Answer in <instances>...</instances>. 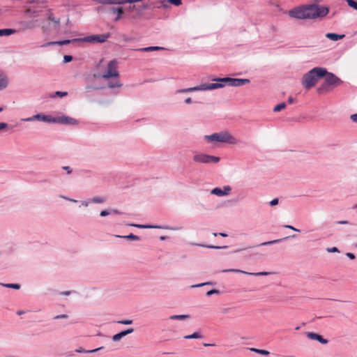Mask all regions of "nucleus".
<instances>
[{"mask_svg": "<svg viewBox=\"0 0 357 357\" xmlns=\"http://www.w3.org/2000/svg\"><path fill=\"white\" fill-rule=\"evenodd\" d=\"M207 248H213V249H222V248H226L227 246H214V245H207Z\"/></svg>", "mask_w": 357, "mask_h": 357, "instance_id": "a19ab883", "label": "nucleus"}, {"mask_svg": "<svg viewBox=\"0 0 357 357\" xmlns=\"http://www.w3.org/2000/svg\"><path fill=\"white\" fill-rule=\"evenodd\" d=\"M202 337V335H201V333H199L198 332H195V333H192V335H185L184 337V338H185V339H199Z\"/></svg>", "mask_w": 357, "mask_h": 357, "instance_id": "393cba45", "label": "nucleus"}, {"mask_svg": "<svg viewBox=\"0 0 357 357\" xmlns=\"http://www.w3.org/2000/svg\"><path fill=\"white\" fill-rule=\"evenodd\" d=\"M323 0H314L315 3H320Z\"/></svg>", "mask_w": 357, "mask_h": 357, "instance_id": "13d9d810", "label": "nucleus"}, {"mask_svg": "<svg viewBox=\"0 0 357 357\" xmlns=\"http://www.w3.org/2000/svg\"><path fill=\"white\" fill-rule=\"evenodd\" d=\"M350 119L353 122L357 123V113L351 115Z\"/></svg>", "mask_w": 357, "mask_h": 357, "instance_id": "ea45409f", "label": "nucleus"}, {"mask_svg": "<svg viewBox=\"0 0 357 357\" xmlns=\"http://www.w3.org/2000/svg\"><path fill=\"white\" fill-rule=\"evenodd\" d=\"M4 287H8V288H13L15 289H18L20 287V285L18 284H3Z\"/></svg>", "mask_w": 357, "mask_h": 357, "instance_id": "2f4dec72", "label": "nucleus"}, {"mask_svg": "<svg viewBox=\"0 0 357 357\" xmlns=\"http://www.w3.org/2000/svg\"><path fill=\"white\" fill-rule=\"evenodd\" d=\"M109 34L92 35L84 38H77L75 40H79L82 42L95 43H104L109 38Z\"/></svg>", "mask_w": 357, "mask_h": 357, "instance_id": "1a4fd4ad", "label": "nucleus"}, {"mask_svg": "<svg viewBox=\"0 0 357 357\" xmlns=\"http://www.w3.org/2000/svg\"><path fill=\"white\" fill-rule=\"evenodd\" d=\"M324 77V82L317 89L319 94L328 93L342 84V81L332 73L327 72Z\"/></svg>", "mask_w": 357, "mask_h": 357, "instance_id": "20e7f679", "label": "nucleus"}, {"mask_svg": "<svg viewBox=\"0 0 357 357\" xmlns=\"http://www.w3.org/2000/svg\"><path fill=\"white\" fill-rule=\"evenodd\" d=\"M209 284L208 282H207V283H203V284H200L195 285L194 287H201V286H203V285H205V284Z\"/></svg>", "mask_w": 357, "mask_h": 357, "instance_id": "864d4df0", "label": "nucleus"}, {"mask_svg": "<svg viewBox=\"0 0 357 357\" xmlns=\"http://www.w3.org/2000/svg\"><path fill=\"white\" fill-rule=\"evenodd\" d=\"M307 337L311 340H315L321 342V344H326L328 343V340L323 338V337L320 335H318L314 333H307Z\"/></svg>", "mask_w": 357, "mask_h": 357, "instance_id": "dca6fc26", "label": "nucleus"}, {"mask_svg": "<svg viewBox=\"0 0 357 357\" xmlns=\"http://www.w3.org/2000/svg\"><path fill=\"white\" fill-rule=\"evenodd\" d=\"M327 251L328 252H339L338 249L336 247H333L331 248H328Z\"/></svg>", "mask_w": 357, "mask_h": 357, "instance_id": "37998d69", "label": "nucleus"}, {"mask_svg": "<svg viewBox=\"0 0 357 357\" xmlns=\"http://www.w3.org/2000/svg\"><path fill=\"white\" fill-rule=\"evenodd\" d=\"M63 294H64V295H69L70 294V291L63 292Z\"/></svg>", "mask_w": 357, "mask_h": 357, "instance_id": "4d7b16f0", "label": "nucleus"}, {"mask_svg": "<svg viewBox=\"0 0 357 357\" xmlns=\"http://www.w3.org/2000/svg\"><path fill=\"white\" fill-rule=\"evenodd\" d=\"M282 239H276V240H273V241H266V242H264V243H261L260 244V245H272V244H274V243H278L280 241H281Z\"/></svg>", "mask_w": 357, "mask_h": 357, "instance_id": "c756f323", "label": "nucleus"}, {"mask_svg": "<svg viewBox=\"0 0 357 357\" xmlns=\"http://www.w3.org/2000/svg\"><path fill=\"white\" fill-rule=\"evenodd\" d=\"M284 227L292 229L294 231H299V230L291 225H284Z\"/></svg>", "mask_w": 357, "mask_h": 357, "instance_id": "de8ad7c7", "label": "nucleus"}, {"mask_svg": "<svg viewBox=\"0 0 357 357\" xmlns=\"http://www.w3.org/2000/svg\"><path fill=\"white\" fill-rule=\"evenodd\" d=\"M108 12L109 14L115 15V18L114 20L115 22L120 20L123 15V10L122 7H111Z\"/></svg>", "mask_w": 357, "mask_h": 357, "instance_id": "ddd939ff", "label": "nucleus"}, {"mask_svg": "<svg viewBox=\"0 0 357 357\" xmlns=\"http://www.w3.org/2000/svg\"><path fill=\"white\" fill-rule=\"evenodd\" d=\"M112 212L114 213H118V212L116 211H112Z\"/></svg>", "mask_w": 357, "mask_h": 357, "instance_id": "680f3d73", "label": "nucleus"}, {"mask_svg": "<svg viewBox=\"0 0 357 357\" xmlns=\"http://www.w3.org/2000/svg\"><path fill=\"white\" fill-rule=\"evenodd\" d=\"M189 318V315L186 314H180V315H172L169 317L170 319L174 320H185L186 319Z\"/></svg>", "mask_w": 357, "mask_h": 357, "instance_id": "b1692460", "label": "nucleus"}, {"mask_svg": "<svg viewBox=\"0 0 357 357\" xmlns=\"http://www.w3.org/2000/svg\"><path fill=\"white\" fill-rule=\"evenodd\" d=\"M133 331H134V329L132 328H128L126 331H121V332L113 335L112 340L114 342L119 341L122 337H123L124 336H126L128 334L132 333Z\"/></svg>", "mask_w": 357, "mask_h": 357, "instance_id": "4468645a", "label": "nucleus"}, {"mask_svg": "<svg viewBox=\"0 0 357 357\" xmlns=\"http://www.w3.org/2000/svg\"><path fill=\"white\" fill-rule=\"evenodd\" d=\"M133 226L138 227V228H158V227H156V226L143 225H133Z\"/></svg>", "mask_w": 357, "mask_h": 357, "instance_id": "f704fd0d", "label": "nucleus"}, {"mask_svg": "<svg viewBox=\"0 0 357 357\" xmlns=\"http://www.w3.org/2000/svg\"><path fill=\"white\" fill-rule=\"evenodd\" d=\"M339 224H348L347 221H340L338 222Z\"/></svg>", "mask_w": 357, "mask_h": 357, "instance_id": "6e6d98bb", "label": "nucleus"}, {"mask_svg": "<svg viewBox=\"0 0 357 357\" xmlns=\"http://www.w3.org/2000/svg\"><path fill=\"white\" fill-rule=\"evenodd\" d=\"M119 237H121L120 236H119ZM123 238H128V239H132V240H139V236H136V235H134L132 234H130L128 236H122Z\"/></svg>", "mask_w": 357, "mask_h": 357, "instance_id": "7c9ffc66", "label": "nucleus"}, {"mask_svg": "<svg viewBox=\"0 0 357 357\" xmlns=\"http://www.w3.org/2000/svg\"><path fill=\"white\" fill-rule=\"evenodd\" d=\"M54 117L50 115H44V114H36L31 117L27 118L25 119L26 121H31L33 120L42 121L47 123H54Z\"/></svg>", "mask_w": 357, "mask_h": 357, "instance_id": "9b49d317", "label": "nucleus"}, {"mask_svg": "<svg viewBox=\"0 0 357 357\" xmlns=\"http://www.w3.org/2000/svg\"><path fill=\"white\" fill-rule=\"evenodd\" d=\"M99 2L102 4H122L126 3V0H100Z\"/></svg>", "mask_w": 357, "mask_h": 357, "instance_id": "6ab92c4d", "label": "nucleus"}, {"mask_svg": "<svg viewBox=\"0 0 357 357\" xmlns=\"http://www.w3.org/2000/svg\"><path fill=\"white\" fill-rule=\"evenodd\" d=\"M231 188L229 185H225L223 189L220 188H215L211 192V194L215 195L219 197H222L225 195H228L230 193Z\"/></svg>", "mask_w": 357, "mask_h": 357, "instance_id": "f8f14e48", "label": "nucleus"}, {"mask_svg": "<svg viewBox=\"0 0 357 357\" xmlns=\"http://www.w3.org/2000/svg\"><path fill=\"white\" fill-rule=\"evenodd\" d=\"M294 102V99L292 97H289V98H288V102H289V104H291V103H293Z\"/></svg>", "mask_w": 357, "mask_h": 357, "instance_id": "603ef678", "label": "nucleus"}, {"mask_svg": "<svg viewBox=\"0 0 357 357\" xmlns=\"http://www.w3.org/2000/svg\"><path fill=\"white\" fill-rule=\"evenodd\" d=\"M327 73L326 68L317 67L305 73L302 78V84L306 89H310L317 83L319 79L324 77Z\"/></svg>", "mask_w": 357, "mask_h": 357, "instance_id": "7ed1b4c3", "label": "nucleus"}, {"mask_svg": "<svg viewBox=\"0 0 357 357\" xmlns=\"http://www.w3.org/2000/svg\"><path fill=\"white\" fill-rule=\"evenodd\" d=\"M72 60H73V56L70 55H65L63 56V62L64 63L70 62Z\"/></svg>", "mask_w": 357, "mask_h": 357, "instance_id": "4c0bfd02", "label": "nucleus"}, {"mask_svg": "<svg viewBox=\"0 0 357 357\" xmlns=\"http://www.w3.org/2000/svg\"><path fill=\"white\" fill-rule=\"evenodd\" d=\"M105 201V199L102 197H94L92 199V202L93 203H103Z\"/></svg>", "mask_w": 357, "mask_h": 357, "instance_id": "72a5a7b5", "label": "nucleus"}, {"mask_svg": "<svg viewBox=\"0 0 357 357\" xmlns=\"http://www.w3.org/2000/svg\"><path fill=\"white\" fill-rule=\"evenodd\" d=\"M220 158L217 156L210 155L204 153L195 154L193 156V161L197 163H218Z\"/></svg>", "mask_w": 357, "mask_h": 357, "instance_id": "6e6552de", "label": "nucleus"}, {"mask_svg": "<svg viewBox=\"0 0 357 357\" xmlns=\"http://www.w3.org/2000/svg\"><path fill=\"white\" fill-rule=\"evenodd\" d=\"M56 94L60 97H63V96H66L68 93L67 92H61V91H57L56 93Z\"/></svg>", "mask_w": 357, "mask_h": 357, "instance_id": "a18cd8bd", "label": "nucleus"}, {"mask_svg": "<svg viewBox=\"0 0 357 357\" xmlns=\"http://www.w3.org/2000/svg\"><path fill=\"white\" fill-rule=\"evenodd\" d=\"M70 201L74 202H77L76 200H73V199H70Z\"/></svg>", "mask_w": 357, "mask_h": 357, "instance_id": "e2e57ef3", "label": "nucleus"}, {"mask_svg": "<svg viewBox=\"0 0 357 357\" xmlns=\"http://www.w3.org/2000/svg\"><path fill=\"white\" fill-rule=\"evenodd\" d=\"M75 41L76 40H75V39H74L73 40H61V41L50 42V43H48L47 44V45H55V44H58L59 45H67V44L70 43L71 42H75Z\"/></svg>", "mask_w": 357, "mask_h": 357, "instance_id": "5701e85b", "label": "nucleus"}, {"mask_svg": "<svg viewBox=\"0 0 357 357\" xmlns=\"http://www.w3.org/2000/svg\"><path fill=\"white\" fill-rule=\"evenodd\" d=\"M220 294V291L219 290H218V289H211V290L207 291L206 295L209 296H211L213 294Z\"/></svg>", "mask_w": 357, "mask_h": 357, "instance_id": "e433bc0d", "label": "nucleus"}, {"mask_svg": "<svg viewBox=\"0 0 357 357\" xmlns=\"http://www.w3.org/2000/svg\"><path fill=\"white\" fill-rule=\"evenodd\" d=\"M162 6L165 8L168 7V3L174 4L176 6L181 5V0H164L162 1Z\"/></svg>", "mask_w": 357, "mask_h": 357, "instance_id": "aec40b11", "label": "nucleus"}, {"mask_svg": "<svg viewBox=\"0 0 357 357\" xmlns=\"http://www.w3.org/2000/svg\"><path fill=\"white\" fill-rule=\"evenodd\" d=\"M251 350L263 355H268L270 354L269 351L264 349H251Z\"/></svg>", "mask_w": 357, "mask_h": 357, "instance_id": "cd10ccee", "label": "nucleus"}, {"mask_svg": "<svg viewBox=\"0 0 357 357\" xmlns=\"http://www.w3.org/2000/svg\"><path fill=\"white\" fill-rule=\"evenodd\" d=\"M218 235L220 236H224V237H226L227 236V234H225V233H219Z\"/></svg>", "mask_w": 357, "mask_h": 357, "instance_id": "5fc2aeb1", "label": "nucleus"}, {"mask_svg": "<svg viewBox=\"0 0 357 357\" xmlns=\"http://www.w3.org/2000/svg\"><path fill=\"white\" fill-rule=\"evenodd\" d=\"M17 31L13 29H0V36H10L11 34L15 33Z\"/></svg>", "mask_w": 357, "mask_h": 357, "instance_id": "412c9836", "label": "nucleus"}, {"mask_svg": "<svg viewBox=\"0 0 357 357\" xmlns=\"http://www.w3.org/2000/svg\"><path fill=\"white\" fill-rule=\"evenodd\" d=\"M119 73L118 70V62L114 59L110 61L107 66V69L105 73L101 75V77L105 79L109 78H115L114 80L110 81L108 83V87L113 89L116 87H121L122 84L119 79Z\"/></svg>", "mask_w": 357, "mask_h": 357, "instance_id": "f03ea898", "label": "nucleus"}, {"mask_svg": "<svg viewBox=\"0 0 357 357\" xmlns=\"http://www.w3.org/2000/svg\"><path fill=\"white\" fill-rule=\"evenodd\" d=\"M213 235H214L215 236H216L218 235V234H217V233H214V234H213Z\"/></svg>", "mask_w": 357, "mask_h": 357, "instance_id": "0e129e2a", "label": "nucleus"}, {"mask_svg": "<svg viewBox=\"0 0 357 357\" xmlns=\"http://www.w3.org/2000/svg\"><path fill=\"white\" fill-rule=\"evenodd\" d=\"M347 256L351 259H355V255L353 254V253H351V252H347Z\"/></svg>", "mask_w": 357, "mask_h": 357, "instance_id": "09e8293b", "label": "nucleus"}, {"mask_svg": "<svg viewBox=\"0 0 357 357\" xmlns=\"http://www.w3.org/2000/svg\"><path fill=\"white\" fill-rule=\"evenodd\" d=\"M48 19L55 23L56 24H59L60 22L59 19H55L52 14H50Z\"/></svg>", "mask_w": 357, "mask_h": 357, "instance_id": "c9c22d12", "label": "nucleus"}, {"mask_svg": "<svg viewBox=\"0 0 357 357\" xmlns=\"http://www.w3.org/2000/svg\"><path fill=\"white\" fill-rule=\"evenodd\" d=\"M117 323L124 324V325H130V324H132V320H131V319L121 320V321H118Z\"/></svg>", "mask_w": 357, "mask_h": 357, "instance_id": "473e14b6", "label": "nucleus"}, {"mask_svg": "<svg viewBox=\"0 0 357 357\" xmlns=\"http://www.w3.org/2000/svg\"><path fill=\"white\" fill-rule=\"evenodd\" d=\"M205 138L210 141L236 144L238 140L228 132L213 133L211 135H206Z\"/></svg>", "mask_w": 357, "mask_h": 357, "instance_id": "39448f33", "label": "nucleus"}, {"mask_svg": "<svg viewBox=\"0 0 357 357\" xmlns=\"http://www.w3.org/2000/svg\"><path fill=\"white\" fill-rule=\"evenodd\" d=\"M8 77L2 71H0V91L6 89L8 85Z\"/></svg>", "mask_w": 357, "mask_h": 357, "instance_id": "2eb2a0df", "label": "nucleus"}, {"mask_svg": "<svg viewBox=\"0 0 357 357\" xmlns=\"http://www.w3.org/2000/svg\"><path fill=\"white\" fill-rule=\"evenodd\" d=\"M329 9L326 6H319L317 3L303 5L289 11L291 17L305 20L323 17L328 15Z\"/></svg>", "mask_w": 357, "mask_h": 357, "instance_id": "f257e3e1", "label": "nucleus"}, {"mask_svg": "<svg viewBox=\"0 0 357 357\" xmlns=\"http://www.w3.org/2000/svg\"><path fill=\"white\" fill-rule=\"evenodd\" d=\"M102 347H100V348H98V349H93V350H90V351H85L84 349H83L82 348H80L79 349H77L76 351L77 352H79V353H94V352H96L97 351H99L102 349Z\"/></svg>", "mask_w": 357, "mask_h": 357, "instance_id": "bb28decb", "label": "nucleus"}, {"mask_svg": "<svg viewBox=\"0 0 357 357\" xmlns=\"http://www.w3.org/2000/svg\"><path fill=\"white\" fill-rule=\"evenodd\" d=\"M110 213H111V212H110V211H106V210H105V211H102L100 212V215L101 216L104 217V216H106V215H109V214H110Z\"/></svg>", "mask_w": 357, "mask_h": 357, "instance_id": "c03bdc74", "label": "nucleus"}, {"mask_svg": "<svg viewBox=\"0 0 357 357\" xmlns=\"http://www.w3.org/2000/svg\"><path fill=\"white\" fill-rule=\"evenodd\" d=\"M326 37L331 40H333V41H336V40H340V39H342L343 38H344V34H337V33H328L326 34Z\"/></svg>", "mask_w": 357, "mask_h": 357, "instance_id": "f3484780", "label": "nucleus"}, {"mask_svg": "<svg viewBox=\"0 0 357 357\" xmlns=\"http://www.w3.org/2000/svg\"><path fill=\"white\" fill-rule=\"evenodd\" d=\"M165 50V48L162 47H159V46H151V47H147L136 49L135 50L139 51V52H151V51H156V50Z\"/></svg>", "mask_w": 357, "mask_h": 357, "instance_id": "a211bd4d", "label": "nucleus"}, {"mask_svg": "<svg viewBox=\"0 0 357 357\" xmlns=\"http://www.w3.org/2000/svg\"><path fill=\"white\" fill-rule=\"evenodd\" d=\"M286 103L285 102H281L278 105H277L274 108H273V111L275 112H280L282 109H284L285 107H286Z\"/></svg>", "mask_w": 357, "mask_h": 357, "instance_id": "a878e982", "label": "nucleus"}, {"mask_svg": "<svg viewBox=\"0 0 357 357\" xmlns=\"http://www.w3.org/2000/svg\"><path fill=\"white\" fill-rule=\"evenodd\" d=\"M223 87V84H203L199 86L191 87L184 89H179L176 92L177 93H187L192 92L195 91H207V90H213L218 88Z\"/></svg>", "mask_w": 357, "mask_h": 357, "instance_id": "0eeeda50", "label": "nucleus"}, {"mask_svg": "<svg viewBox=\"0 0 357 357\" xmlns=\"http://www.w3.org/2000/svg\"><path fill=\"white\" fill-rule=\"evenodd\" d=\"M17 314H22V312H20H20H17Z\"/></svg>", "mask_w": 357, "mask_h": 357, "instance_id": "052dcab7", "label": "nucleus"}, {"mask_svg": "<svg viewBox=\"0 0 357 357\" xmlns=\"http://www.w3.org/2000/svg\"><path fill=\"white\" fill-rule=\"evenodd\" d=\"M278 204V198H275V199H273V200H271L270 202V205L271 206H274L277 205Z\"/></svg>", "mask_w": 357, "mask_h": 357, "instance_id": "58836bf2", "label": "nucleus"}, {"mask_svg": "<svg viewBox=\"0 0 357 357\" xmlns=\"http://www.w3.org/2000/svg\"><path fill=\"white\" fill-rule=\"evenodd\" d=\"M213 81H217L220 82V84H223V86L225 84L231 86H240L250 83V80L248 79H241V78H230V77H225V78H215L213 79Z\"/></svg>", "mask_w": 357, "mask_h": 357, "instance_id": "423d86ee", "label": "nucleus"}, {"mask_svg": "<svg viewBox=\"0 0 357 357\" xmlns=\"http://www.w3.org/2000/svg\"><path fill=\"white\" fill-rule=\"evenodd\" d=\"M209 345H210V344H204V346H206H206H209Z\"/></svg>", "mask_w": 357, "mask_h": 357, "instance_id": "69168bd1", "label": "nucleus"}, {"mask_svg": "<svg viewBox=\"0 0 357 357\" xmlns=\"http://www.w3.org/2000/svg\"><path fill=\"white\" fill-rule=\"evenodd\" d=\"M185 102L186 104H190V103H191V102H192V99H191V98H186V99L185 100Z\"/></svg>", "mask_w": 357, "mask_h": 357, "instance_id": "3c124183", "label": "nucleus"}, {"mask_svg": "<svg viewBox=\"0 0 357 357\" xmlns=\"http://www.w3.org/2000/svg\"><path fill=\"white\" fill-rule=\"evenodd\" d=\"M3 107H0V112H2L3 111Z\"/></svg>", "mask_w": 357, "mask_h": 357, "instance_id": "bf43d9fd", "label": "nucleus"}, {"mask_svg": "<svg viewBox=\"0 0 357 357\" xmlns=\"http://www.w3.org/2000/svg\"><path fill=\"white\" fill-rule=\"evenodd\" d=\"M348 5L357 10V2L354 0H347Z\"/></svg>", "mask_w": 357, "mask_h": 357, "instance_id": "c85d7f7f", "label": "nucleus"}, {"mask_svg": "<svg viewBox=\"0 0 357 357\" xmlns=\"http://www.w3.org/2000/svg\"><path fill=\"white\" fill-rule=\"evenodd\" d=\"M8 126L6 123L0 122V130L4 129Z\"/></svg>", "mask_w": 357, "mask_h": 357, "instance_id": "49530a36", "label": "nucleus"}, {"mask_svg": "<svg viewBox=\"0 0 357 357\" xmlns=\"http://www.w3.org/2000/svg\"><path fill=\"white\" fill-rule=\"evenodd\" d=\"M54 123L64 125H77L78 123L76 119L64 115L54 117Z\"/></svg>", "mask_w": 357, "mask_h": 357, "instance_id": "9d476101", "label": "nucleus"}, {"mask_svg": "<svg viewBox=\"0 0 357 357\" xmlns=\"http://www.w3.org/2000/svg\"><path fill=\"white\" fill-rule=\"evenodd\" d=\"M68 317V315L67 314H60V315H57L56 317H54V319H66Z\"/></svg>", "mask_w": 357, "mask_h": 357, "instance_id": "79ce46f5", "label": "nucleus"}, {"mask_svg": "<svg viewBox=\"0 0 357 357\" xmlns=\"http://www.w3.org/2000/svg\"><path fill=\"white\" fill-rule=\"evenodd\" d=\"M64 169L67 170L68 174H70L72 172V169L70 167L66 166L63 167Z\"/></svg>", "mask_w": 357, "mask_h": 357, "instance_id": "8fccbe9b", "label": "nucleus"}, {"mask_svg": "<svg viewBox=\"0 0 357 357\" xmlns=\"http://www.w3.org/2000/svg\"><path fill=\"white\" fill-rule=\"evenodd\" d=\"M227 271L241 272V273H245V274L255 275H266L268 274L267 272H259V273H247V272H245V271H242L238 270V269H230V270H227Z\"/></svg>", "mask_w": 357, "mask_h": 357, "instance_id": "4be33fe9", "label": "nucleus"}]
</instances>
